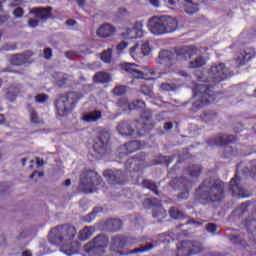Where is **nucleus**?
Wrapping results in <instances>:
<instances>
[{"mask_svg":"<svg viewBox=\"0 0 256 256\" xmlns=\"http://www.w3.org/2000/svg\"><path fill=\"white\" fill-rule=\"evenodd\" d=\"M77 235L75 226L62 224L50 230L48 239L52 245H61V251L67 256H73L80 251V243L73 241Z\"/></svg>","mask_w":256,"mask_h":256,"instance_id":"1","label":"nucleus"},{"mask_svg":"<svg viewBox=\"0 0 256 256\" xmlns=\"http://www.w3.org/2000/svg\"><path fill=\"white\" fill-rule=\"evenodd\" d=\"M225 197L224 183L219 179L206 178L195 190V198L203 205L221 203Z\"/></svg>","mask_w":256,"mask_h":256,"instance_id":"2","label":"nucleus"},{"mask_svg":"<svg viewBox=\"0 0 256 256\" xmlns=\"http://www.w3.org/2000/svg\"><path fill=\"white\" fill-rule=\"evenodd\" d=\"M252 177L256 181V160H251L246 166L244 163L237 164L235 176L230 180L229 193L236 198H249V192L240 186L241 181Z\"/></svg>","mask_w":256,"mask_h":256,"instance_id":"3","label":"nucleus"},{"mask_svg":"<svg viewBox=\"0 0 256 256\" xmlns=\"http://www.w3.org/2000/svg\"><path fill=\"white\" fill-rule=\"evenodd\" d=\"M198 48L195 45L183 46L174 49V53L168 50H161L158 56V63L165 66H172L176 60L187 61L198 54Z\"/></svg>","mask_w":256,"mask_h":256,"instance_id":"4","label":"nucleus"},{"mask_svg":"<svg viewBox=\"0 0 256 256\" xmlns=\"http://www.w3.org/2000/svg\"><path fill=\"white\" fill-rule=\"evenodd\" d=\"M178 28V21L168 16L152 17L148 20V29L154 35L171 34Z\"/></svg>","mask_w":256,"mask_h":256,"instance_id":"5","label":"nucleus"},{"mask_svg":"<svg viewBox=\"0 0 256 256\" xmlns=\"http://www.w3.org/2000/svg\"><path fill=\"white\" fill-rule=\"evenodd\" d=\"M133 242V237L117 235L111 238V249L119 252L120 255H134L151 251L157 247V242L148 243L146 246H140V248L133 249L125 254L121 252L124 248L129 246Z\"/></svg>","mask_w":256,"mask_h":256,"instance_id":"6","label":"nucleus"},{"mask_svg":"<svg viewBox=\"0 0 256 256\" xmlns=\"http://www.w3.org/2000/svg\"><path fill=\"white\" fill-rule=\"evenodd\" d=\"M213 89L214 87L209 84L196 85L194 93L199 99L192 104V111L197 112L216 100V92Z\"/></svg>","mask_w":256,"mask_h":256,"instance_id":"7","label":"nucleus"},{"mask_svg":"<svg viewBox=\"0 0 256 256\" xmlns=\"http://www.w3.org/2000/svg\"><path fill=\"white\" fill-rule=\"evenodd\" d=\"M103 179L93 170H84L80 176L79 189L83 193H95L99 187H103Z\"/></svg>","mask_w":256,"mask_h":256,"instance_id":"8","label":"nucleus"},{"mask_svg":"<svg viewBox=\"0 0 256 256\" xmlns=\"http://www.w3.org/2000/svg\"><path fill=\"white\" fill-rule=\"evenodd\" d=\"M79 100V95L75 92L61 94L58 100L55 101L57 115L67 117L76 108V104L79 103Z\"/></svg>","mask_w":256,"mask_h":256,"instance_id":"9","label":"nucleus"},{"mask_svg":"<svg viewBox=\"0 0 256 256\" xmlns=\"http://www.w3.org/2000/svg\"><path fill=\"white\" fill-rule=\"evenodd\" d=\"M109 238L106 235H98L84 246V251L90 256H102L108 247Z\"/></svg>","mask_w":256,"mask_h":256,"instance_id":"10","label":"nucleus"},{"mask_svg":"<svg viewBox=\"0 0 256 256\" xmlns=\"http://www.w3.org/2000/svg\"><path fill=\"white\" fill-rule=\"evenodd\" d=\"M204 251L202 242L185 240L177 243V256H196Z\"/></svg>","mask_w":256,"mask_h":256,"instance_id":"11","label":"nucleus"},{"mask_svg":"<svg viewBox=\"0 0 256 256\" xmlns=\"http://www.w3.org/2000/svg\"><path fill=\"white\" fill-rule=\"evenodd\" d=\"M93 149L99 156H104L110 152V133L108 131L103 130L99 132V135L94 140Z\"/></svg>","mask_w":256,"mask_h":256,"instance_id":"12","label":"nucleus"},{"mask_svg":"<svg viewBox=\"0 0 256 256\" xmlns=\"http://www.w3.org/2000/svg\"><path fill=\"white\" fill-rule=\"evenodd\" d=\"M147 154L140 152L136 156L131 157L125 162V169L129 172H140L143 169L149 167L147 161Z\"/></svg>","mask_w":256,"mask_h":256,"instance_id":"13","label":"nucleus"},{"mask_svg":"<svg viewBox=\"0 0 256 256\" xmlns=\"http://www.w3.org/2000/svg\"><path fill=\"white\" fill-rule=\"evenodd\" d=\"M103 176L111 186H123L128 182L127 172L122 170L108 169L103 172Z\"/></svg>","mask_w":256,"mask_h":256,"instance_id":"14","label":"nucleus"},{"mask_svg":"<svg viewBox=\"0 0 256 256\" xmlns=\"http://www.w3.org/2000/svg\"><path fill=\"white\" fill-rule=\"evenodd\" d=\"M143 206L145 209L153 208L152 217L159 220L165 219L168 213L162 207V201L157 198H146L143 201Z\"/></svg>","mask_w":256,"mask_h":256,"instance_id":"15","label":"nucleus"},{"mask_svg":"<svg viewBox=\"0 0 256 256\" xmlns=\"http://www.w3.org/2000/svg\"><path fill=\"white\" fill-rule=\"evenodd\" d=\"M230 76L231 71L224 63H220L218 66H212V68H210V79H212L215 84L228 80Z\"/></svg>","mask_w":256,"mask_h":256,"instance_id":"16","label":"nucleus"},{"mask_svg":"<svg viewBox=\"0 0 256 256\" xmlns=\"http://www.w3.org/2000/svg\"><path fill=\"white\" fill-rule=\"evenodd\" d=\"M120 36L124 40H134L143 38L144 36V30H143V24L141 22L134 23L132 28H126Z\"/></svg>","mask_w":256,"mask_h":256,"instance_id":"17","label":"nucleus"},{"mask_svg":"<svg viewBox=\"0 0 256 256\" xmlns=\"http://www.w3.org/2000/svg\"><path fill=\"white\" fill-rule=\"evenodd\" d=\"M150 52H151V48H150L149 41L144 42L142 45H140L139 43H136L133 45L132 48H130V56L134 60L147 57L149 56Z\"/></svg>","mask_w":256,"mask_h":256,"instance_id":"18","label":"nucleus"},{"mask_svg":"<svg viewBox=\"0 0 256 256\" xmlns=\"http://www.w3.org/2000/svg\"><path fill=\"white\" fill-rule=\"evenodd\" d=\"M237 142V138L232 135L219 134L217 137H212L207 140L209 146H226Z\"/></svg>","mask_w":256,"mask_h":256,"instance_id":"19","label":"nucleus"},{"mask_svg":"<svg viewBox=\"0 0 256 256\" xmlns=\"http://www.w3.org/2000/svg\"><path fill=\"white\" fill-rule=\"evenodd\" d=\"M141 149H142L141 142L139 141L127 142L119 147L118 157L119 158L127 157L130 154H133L134 152L139 151Z\"/></svg>","mask_w":256,"mask_h":256,"instance_id":"20","label":"nucleus"},{"mask_svg":"<svg viewBox=\"0 0 256 256\" xmlns=\"http://www.w3.org/2000/svg\"><path fill=\"white\" fill-rule=\"evenodd\" d=\"M168 186L173 188V190H183V189H192L193 183L186 177H172Z\"/></svg>","mask_w":256,"mask_h":256,"instance_id":"21","label":"nucleus"},{"mask_svg":"<svg viewBox=\"0 0 256 256\" xmlns=\"http://www.w3.org/2000/svg\"><path fill=\"white\" fill-rule=\"evenodd\" d=\"M31 14H34L35 18L46 22L52 17V7H34L33 10H31Z\"/></svg>","mask_w":256,"mask_h":256,"instance_id":"22","label":"nucleus"},{"mask_svg":"<svg viewBox=\"0 0 256 256\" xmlns=\"http://www.w3.org/2000/svg\"><path fill=\"white\" fill-rule=\"evenodd\" d=\"M256 55L254 48H246L244 49L239 57H237V63L240 66H244L246 63L250 62Z\"/></svg>","mask_w":256,"mask_h":256,"instance_id":"23","label":"nucleus"},{"mask_svg":"<svg viewBox=\"0 0 256 256\" xmlns=\"http://www.w3.org/2000/svg\"><path fill=\"white\" fill-rule=\"evenodd\" d=\"M117 131L120 135L130 137L135 134L133 124L129 121H122L117 126Z\"/></svg>","mask_w":256,"mask_h":256,"instance_id":"24","label":"nucleus"},{"mask_svg":"<svg viewBox=\"0 0 256 256\" xmlns=\"http://www.w3.org/2000/svg\"><path fill=\"white\" fill-rule=\"evenodd\" d=\"M118 106L119 107L127 106V108H129L130 111H135V110L138 111L145 108V102L143 100H134L133 102L128 104L127 99H120L118 101Z\"/></svg>","mask_w":256,"mask_h":256,"instance_id":"25","label":"nucleus"},{"mask_svg":"<svg viewBox=\"0 0 256 256\" xmlns=\"http://www.w3.org/2000/svg\"><path fill=\"white\" fill-rule=\"evenodd\" d=\"M116 32V28L111 24H102L97 30V35L100 38H110L112 37Z\"/></svg>","mask_w":256,"mask_h":256,"instance_id":"26","label":"nucleus"},{"mask_svg":"<svg viewBox=\"0 0 256 256\" xmlns=\"http://www.w3.org/2000/svg\"><path fill=\"white\" fill-rule=\"evenodd\" d=\"M139 67L135 63H125L124 70L127 72V74L131 75L133 79H143L144 73L138 69Z\"/></svg>","mask_w":256,"mask_h":256,"instance_id":"27","label":"nucleus"},{"mask_svg":"<svg viewBox=\"0 0 256 256\" xmlns=\"http://www.w3.org/2000/svg\"><path fill=\"white\" fill-rule=\"evenodd\" d=\"M102 118V112L99 110H94L90 112H85L82 116V120L85 123H96Z\"/></svg>","mask_w":256,"mask_h":256,"instance_id":"28","label":"nucleus"},{"mask_svg":"<svg viewBox=\"0 0 256 256\" xmlns=\"http://www.w3.org/2000/svg\"><path fill=\"white\" fill-rule=\"evenodd\" d=\"M122 221L119 218H109L105 221V226L110 232H119L122 228Z\"/></svg>","mask_w":256,"mask_h":256,"instance_id":"29","label":"nucleus"},{"mask_svg":"<svg viewBox=\"0 0 256 256\" xmlns=\"http://www.w3.org/2000/svg\"><path fill=\"white\" fill-rule=\"evenodd\" d=\"M30 57L31 55L27 53L12 55V58H10V64L13 66H23L28 62Z\"/></svg>","mask_w":256,"mask_h":256,"instance_id":"30","label":"nucleus"},{"mask_svg":"<svg viewBox=\"0 0 256 256\" xmlns=\"http://www.w3.org/2000/svg\"><path fill=\"white\" fill-rule=\"evenodd\" d=\"M204 0H185V12L188 15H193L199 11V4Z\"/></svg>","mask_w":256,"mask_h":256,"instance_id":"31","label":"nucleus"},{"mask_svg":"<svg viewBox=\"0 0 256 256\" xmlns=\"http://www.w3.org/2000/svg\"><path fill=\"white\" fill-rule=\"evenodd\" d=\"M186 173L193 178H198L203 173V166L199 164L187 166Z\"/></svg>","mask_w":256,"mask_h":256,"instance_id":"32","label":"nucleus"},{"mask_svg":"<svg viewBox=\"0 0 256 256\" xmlns=\"http://www.w3.org/2000/svg\"><path fill=\"white\" fill-rule=\"evenodd\" d=\"M137 184L144 187V188H147L148 190H150L151 192H153L157 196H159L161 194V192L158 191L157 184L152 180L144 179L142 183L137 181Z\"/></svg>","mask_w":256,"mask_h":256,"instance_id":"33","label":"nucleus"},{"mask_svg":"<svg viewBox=\"0 0 256 256\" xmlns=\"http://www.w3.org/2000/svg\"><path fill=\"white\" fill-rule=\"evenodd\" d=\"M244 227L248 233H252L253 241L256 243V220L255 219H246L243 221Z\"/></svg>","mask_w":256,"mask_h":256,"instance_id":"34","label":"nucleus"},{"mask_svg":"<svg viewBox=\"0 0 256 256\" xmlns=\"http://www.w3.org/2000/svg\"><path fill=\"white\" fill-rule=\"evenodd\" d=\"M227 238L232 242L233 245L240 246L244 249L248 246L247 241L240 235H228Z\"/></svg>","mask_w":256,"mask_h":256,"instance_id":"35","label":"nucleus"},{"mask_svg":"<svg viewBox=\"0 0 256 256\" xmlns=\"http://www.w3.org/2000/svg\"><path fill=\"white\" fill-rule=\"evenodd\" d=\"M94 81L98 84H105L111 81V77L107 72H97L94 76Z\"/></svg>","mask_w":256,"mask_h":256,"instance_id":"36","label":"nucleus"},{"mask_svg":"<svg viewBox=\"0 0 256 256\" xmlns=\"http://www.w3.org/2000/svg\"><path fill=\"white\" fill-rule=\"evenodd\" d=\"M15 25V22L11 18L10 15L3 14L0 15V26H4L6 28H12Z\"/></svg>","mask_w":256,"mask_h":256,"instance_id":"37","label":"nucleus"},{"mask_svg":"<svg viewBox=\"0 0 256 256\" xmlns=\"http://www.w3.org/2000/svg\"><path fill=\"white\" fill-rule=\"evenodd\" d=\"M170 217L174 220H183L185 219V215L182 211H180L177 207L172 206L170 211H168Z\"/></svg>","mask_w":256,"mask_h":256,"instance_id":"38","label":"nucleus"},{"mask_svg":"<svg viewBox=\"0 0 256 256\" xmlns=\"http://www.w3.org/2000/svg\"><path fill=\"white\" fill-rule=\"evenodd\" d=\"M103 207H95L88 215L84 216V222H93L97 214L102 213Z\"/></svg>","mask_w":256,"mask_h":256,"instance_id":"39","label":"nucleus"},{"mask_svg":"<svg viewBox=\"0 0 256 256\" xmlns=\"http://www.w3.org/2000/svg\"><path fill=\"white\" fill-rule=\"evenodd\" d=\"M172 162V156H159L158 159L154 162V165H164L166 167H169Z\"/></svg>","mask_w":256,"mask_h":256,"instance_id":"40","label":"nucleus"},{"mask_svg":"<svg viewBox=\"0 0 256 256\" xmlns=\"http://www.w3.org/2000/svg\"><path fill=\"white\" fill-rule=\"evenodd\" d=\"M206 64V61L203 57L195 58V60L189 62L190 69H199L202 68Z\"/></svg>","mask_w":256,"mask_h":256,"instance_id":"41","label":"nucleus"},{"mask_svg":"<svg viewBox=\"0 0 256 256\" xmlns=\"http://www.w3.org/2000/svg\"><path fill=\"white\" fill-rule=\"evenodd\" d=\"M92 232L88 226H85L83 230L79 231L78 239L81 241H86L91 238Z\"/></svg>","mask_w":256,"mask_h":256,"instance_id":"42","label":"nucleus"},{"mask_svg":"<svg viewBox=\"0 0 256 256\" xmlns=\"http://www.w3.org/2000/svg\"><path fill=\"white\" fill-rule=\"evenodd\" d=\"M112 57H113V49L108 48V50L103 51V53L100 56V59H102L104 63H110Z\"/></svg>","mask_w":256,"mask_h":256,"instance_id":"43","label":"nucleus"},{"mask_svg":"<svg viewBox=\"0 0 256 256\" xmlns=\"http://www.w3.org/2000/svg\"><path fill=\"white\" fill-rule=\"evenodd\" d=\"M191 189L192 188L178 189V191H182L180 194H178V200L189 199Z\"/></svg>","mask_w":256,"mask_h":256,"instance_id":"44","label":"nucleus"},{"mask_svg":"<svg viewBox=\"0 0 256 256\" xmlns=\"http://www.w3.org/2000/svg\"><path fill=\"white\" fill-rule=\"evenodd\" d=\"M126 93H127V87H125L123 85L116 86L113 89V94L116 96H123Z\"/></svg>","mask_w":256,"mask_h":256,"instance_id":"45","label":"nucleus"},{"mask_svg":"<svg viewBox=\"0 0 256 256\" xmlns=\"http://www.w3.org/2000/svg\"><path fill=\"white\" fill-rule=\"evenodd\" d=\"M30 122L33 124H39V116L37 111L34 110V108H30Z\"/></svg>","mask_w":256,"mask_h":256,"instance_id":"46","label":"nucleus"},{"mask_svg":"<svg viewBox=\"0 0 256 256\" xmlns=\"http://www.w3.org/2000/svg\"><path fill=\"white\" fill-rule=\"evenodd\" d=\"M48 99H49L48 94H44V93L37 94L35 96V102L38 103V104H44V103H46V101Z\"/></svg>","mask_w":256,"mask_h":256,"instance_id":"47","label":"nucleus"},{"mask_svg":"<svg viewBox=\"0 0 256 256\" xmlns=\"http://www.w3.org/2000/svg\"><path fill=\"white\" fill-rule=\"evenodd\" d=\"M160 88L162 91L171 92L175 91L176 85L171 83H161Z\"/></svg>","mask_w":256,"mask_h":256,"instance_id":"48","label":"nucleus"},{"mask_svg":"<svg viewBox=\"0 0 256 256\" xmlns=\"http://www.w3.org/2000/svg\"><path fill=\"white\" fill-rule=\"evenodd\" d=\"M151 131V125L149 124H143L142 129L138 130V134H140V136H144L149 134Z\"/></svg>","mask_w":256,"mask_h":256,"instance_id":"49","label":"nucleus"},{"mask_svg":"<svg viewBox=\"0 0 256 256\" xmlns=\"http://www.w3.org/2000/svg\"><path fill=\"white\" fill-rule=\"evenodd\" d=\"M205 228L208 233H212V234H215L218 230L217 224H214V223H208Z\"/></svg>","mask_w":256,"mask_h":256,"instance_id":"50","label":"nucleus"},{"mask_svg":"<svg viewBox=\"0 0 256 256\" xmlns=\"http://www.w3.org/2000/svg\"><path fill=\"white\" fill-rule=\"evenodd\" d=\"M24 14H25V11H24V9L22 7H16L14 9L13 16L15 18H21V17L24 16Z\"/></svg>","mask_w":256,"mask_h":256,"instance_id":"51","label":"nucleus"},{"mask_svg":"<svg viewBox=\"0 0 256 256\" xmlns=\"http://www.w3.org/2000/svg\"><path fill=\"white\" fill-rule=\"evenodd\" d=\"M234 155V149L232 147L224 148L223 158H231Z\"/></svg>","mask_w":256,"mask_h":256,"instance_id":"52","label":"nucleus"},{"mask_svg":"<svg viewBox=\"0 0 256 256\" xmlns=\"http://www.w3.org/2000/svg\"><path fill=\"white\" fill-rule=\"evenodd\" d=\"M233 131L235 134H240L241 132L244 131V125L241 123H237L233 127Z\"/></svg>","mask_w":256,"mask_h":256,"instance_id":"53","label":"nucleus"},{"mask_svg":"<svg viewBox=\"0 0 256 256\" xmlns=\"http://www.w3.org/2000/svg\"><path fill=\"white\" fill-rule=\"evenodd\" d=\"M3 51H15L17 50V45L4 44L2 47Z\"/></svg>","mask_w":256,"mask_h":256,"instance_id":"54","label":"nucleus"},{"mask_svg":"<svg viewBox=\"0 0 256 256\" xmlns=\"http://www.w3.org/2000/svg\"><path fill=\"white\" fill-rule=\"evenodd\" d=\"M43 54H44V58H46L47 60L51 59L53 55L52 48L44 49Z\"/></svg>","mask_w":256,"mask_h":256,"instance_id":"55","label":"nucleus"},{"mask_svg":"<svg viewBox=\"0 0 256 256\" xmlns=\"http://www.w3.org/2000/svg\"><path fill=\"white\" fill-rule=\"evenodd\" d=\"M128 46H129V43H128V42H120V43L117 45V51L122 52V51H124L125 49H127Z\"/></svg>","mask_w":256,"mask_h":256,"instance_id":"56","label":"nucleus"},{"mask_svg":"<svg viewBox=\"0 0 256 256\" xmlns=\"http://www.w3.org/2000/svg\"><path fill=\"white\" fill-rule=\"evenodd\" d=\"M28 25H29L31 28H37L38 25H39V20L34 19V18H30V19L28 20Z\"/></svg>","mask_w":256,"mask_h":256,"instance_id":"57","label":"nucleus"},{"mask_svg":"<svg viewBox=\"0 0 256 256\" xmlns=\"http://www.w3.org/2000/svg\"><path fill=\"white\" fill-rule=\"evenodd\" d=\"M142 119L145 121H150L152 119V112L150 111L143 112Z\"/></svg>","mask_w":256,"mask_h":256,"instance_id":"58","label":"nucleus"},{"mask_svg":"<svg viewBox=\"0 0 256 256\" xmlns=\"http://www.w3.org/2000/svg\"><path fill=\"white\" fill-rule=\"evenodd\" d=\"M179 169L178 164L174 165L170 171H168V176L172 177L174 175H177V170Z\"/></svg>","mask_w":256,"mask_h":256,"instance_id":"59","label":"nucleus"},{"mask_svg":"<svg viewBox=\"0 0 256 256\" xmlns=\"http://www.w3.org/2000/svg\"><path fill=\"white\" fill-rule=\"evenodd\" d=\"M205 116L208 120H214L218 117V114L217 112H209V113H206Z\"/></svg>","mask_w":256,"mask_h":256,"instance_id":"60","label":"nucleus"},{"mask_svg":"<svg viewBox=\"0 0 256 256\" xmlns=\"http://www.w3.org/2000/svg\"><path fill=\"white\" fill-rule=\"evenodd\" d=\"M28 235H29V233L27 232V230H25V231L21 232L19 236H17V240L26 239Z\"/></svg>","mask_w":256,"mask_h":256,"instance_id":"61","label":"nucleus"},{"mask_svg":"<svg viewBox=\"0 0 256 256\" xmlns=\"http://www.w3.org/2000/svg\"><path fill=\"white\" fill-rule=\"evenodd\" d=\"M36 175H37L38 177H42V176H44V172L34 171V172L30 175V179H33Z\"/></svg>","mask_w":256,"mask_h":256,"instance_id":"62","label":"nucleus"},{"mask_svg":"<svg viewBox=\"0 0 256 256\" xmlns=\"http://www.w3.org/2000/svg\"><path fill=\"white\" fill-rule=\"evenodd\" d=\"M173 127V124L171 122L165 123L164 124V129L165 130H171Z\"/></svg>","mask_w":256,"mask_h":256,"instance_id":"63","label":"nucleus"},{"mask_svg":"<svg viewBox=\"0 0 256 256\" xmlns=\"http://www.w3.org/2000/svg\"><path fill=\"white\" fill-rule=\"evenodd\" d=\"M150 4L158 8L160 5V2L159 0H150Z\"/></svg>","mask_w":256,"mask_h":256,"instance_id":"64","label":"nucleus"}]
</instances>
